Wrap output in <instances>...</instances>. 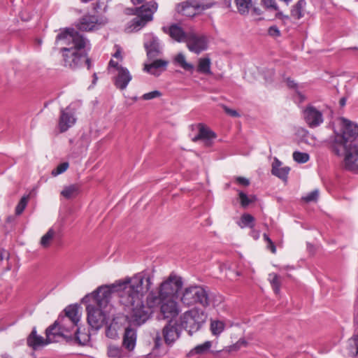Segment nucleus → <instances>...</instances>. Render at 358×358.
<instances>
[{"mask_svg": "<svg viewBox=\"0 0 358 358\" xmlns=\"http://www.w3.org/2000/svg\"><path fill=\"white\" fill-rule=\"evenodd\" d=\"M152 278L146 271L135 274L119 284L120 303L127 312L129 322L136 326L145 323L151 315L149 306L143 303V296L150 289Z\"/></svg>", "mask_w": 358, "mask_h": 358, "instance_id": "f257e3e1", "label": "nucleus"}, {"mask_svg": "<svg viewBox=\"0 0 358 358\" xmlns=\"http://www.w3.org/2000/svg\"><path fill=\"white\" fill-rule=\"evenodd\" d=\"M56 41L62 46L61 52L66 67L77 69L86 64L87 69H90L91 61L85 51L89 41L82 34L74 29L66 28L57 34Z\"/></svg>", "mask_w": 358, "mask_h": 358, "instance_id": "f03ea898", "label": "nucleus"}, {"mask_svg": "<svg viewBox=\"0 0 358 358\" xmlns=\"http://www.w3.org/2000/svg\"><path fill=\"white\" fill-rule=\"evenodd\" d=\"M111 291L107 286L98 287L90 297L92 303L87 305V322L95 330L99 329L113 315V308L110 304Z\"/></svg>", "mask_w": 358, "mask_h": 358, "instance_id": "7ed1b4c3", "label": "nucleus"}, {"mask_svg": "<svg viewBox=\"0 0 358 358\" xmlns=\"http://www.w3.org/2000/svg\"><path fill=\"white\" fill-rule=\"evenodd\" d=\"M343 130L341 135H336L332 145L336 155L340 156L345 153V158L348 155L350 150L358 143L354 138L358 135V127L350 121L342 118Z\"/></svg>", "mask_w": 358, "mask_h": 358, "instance_id": "20e7f679", "label": "nucleus"}, {"mask_svg": "<svg viewBox=\"0 0 358 358\" xmlns=\"http://www.w3.org/2000/svg\"><path fill=\"white\" fill-rule=\"evenodd\" d=\"M48 342L52 343L56 341L57 336H62L68 340H74L79 344H85L88 341V336L85 334L80 333V329H77L74 333L66 326L63 328L62 323H60V320L58 319L50 325L45 331Z\"/></svg>", "mask_w": 358, "mask_h": 358, "instance_id": "39448f33", "label": "nucleus"}, {"mask_svg": "<svg viewBox=\"0 0 358 358\" xmlns=\"http://www.w3.org/2000/svg\"><path fill=\"white\" fill-rule=\"evenodd\" d=\"M157 8L158 4L155 1H150L139 7L132 8V14L136 17L131 21L130 27L133 30H140L153 20V15Z\"/></svg>", "mask_w": 358, "mask_h": 358, "instance_id": "423d86ee", "label": "nucleus"}, {"mask_svg": "<svg viewBox=\"0 0 358 358\" xmlns=\"http://www.w3.org/2000/svg\"><path fill=\"white\" fill-rule=\"evenodd\" d=\"M180 301L188 306L199 303L203 307H208L210 303L208 291L199 285H192L185 288Z\"/></svg>", "mask_w": 358, "mask_h": 358, "instance_id": "0eeeda50", "label": "nucleus"}, {"mask_svg": "<svg viewBox=\"0 0 358 358\" xmlns=\"http://www.w3.org/2000/svg\"><path fill=\"white\" fill-rule=\"evenodd\" d=\"M206 315L199 308H192L180 316V326L188 331L189 335L197 331L206 322Z\"/></svg>", "mask_w": 358, "mask_h": 358, "instance_id": "6e6552de", "label": "nucleus"}, {"mask_svg": "<svg viewBox=\"0 0 358 358\" xmlns=\"http://www.w3.org/2000/svg\"><path fill=\"white\" fill-rule=\"evenodd\" d=\"M182 278L174 274H171L166 280L161 283L158 297L175 298L176 294L182 288Z\"/></svg>", "mask_w": 358, "mask_h": 358, "instance_id": "1a4fd4ad", "label": "nucleus"}, {"mask_svg": "<svg viewBox=\"0 0 358 358\" xmlns=\"http://www.w3.org/2000/svg\"><path fill=\"white\" fill-rule=\"evenodd\" d=\"M188 50L196 55L205 51L208 48V41L206 36L189 30L185 41Z\"/></svg>", "mask_w": 358, "mask_h": 358, "instance_id": "9d476101", "label": "nucleus"}, {"mask_svg": "<svg viewBox=\"0 0 358 358\" xmlns=\"http://www.w3.org/2000/svg\"><path fill=\"white\" fill-rule=\"evenodd\" d=\"M159 316L162 319H170L177 317L180 313L179 305L175 298L159 297Z\"/></svg>", "mask_w": 358, "mask_h": 358, "instance_id": "9b49d317", "label": "nucleus"}, {"mask_svg": "<svg viewBox=\"0 0 358 358\" xmlns=\"http://www.w3.org/2000/svg\"><path fill=\"white\" fill-rule=\"evenodd\" d=\"M65 315L59 317L60 323H62L63 328L69 327L73 333L77 329L78 323L80 321L79 306L70 305L64 309Z\"/></svg>", "mask_w": 358, "mask_h": 358, "instance_id": "f8f14e48", "label": "nucleus"}, {"mask_svg": "<svg viewBox=\"0 0 358 358\" xmlns=\"http://www.w3.org/2000/svg\"><path fill=\"white\" fill-rule=\"evenodd\" d=\"M144 48L149 60L155 59L162 53V46L159 39L152 33L145 34Z\"/></svg>", "mask_w": 358, "mask_h": 358, "instance_id": "ddd939ff", "label": "nucleus"}, {"mask_svg": "<svg viewBox=\"0 0 358 358\" xmlns=\"http://www.w3.org/2000/svg\"><path fill=\"white\" fill-rule=\"evenodd\" d=\"M303 117L310 128L319 127L324 121L323 114L313 106H308L303 110Z\"/></svg>", "mask_w": 358, "mask_h": 358, "instance_id": "4468645a", "label": "nucleus"}, {"mask_svg": "<svg viewBox=\"0 0 358 358\" xmlns=\"http://www.w3.org/2000/svg\"><path fill=\"white\" fill-rule=\"evenodd\" d=\"M106 22V18L99 20L96 15H85L79 20L76 27L80 31H89L96 29L98 24H104Z\"/></svg>", "mask_w": 358, "mask_h": 358, "instance_id": "2eb2a0df", "label": "nucleus"}, {"mask_svg": "<svg viewBox=\"0 0 358 358\" xmlns=\"http://www.w3.org/2000/svg\"><path fill=\"white\" fill-rule=\"evenodd\" d=\"M76 119L74 113L70 106L60 110V115L59 118L58 127L60 132L66 131L70 127L76 123Z\"/></svg>", "mask_w": 358, "mask_h": 358, "instance_id": "dca6fc26", "label": "nucleus"}, {"mask_svg": "<svg viewBox=\"0 0 358 358\" xmlns=\"http://www.w3.org/2000/svg\"><path fill=\"white\" fill-rule=\"evenodd\" d=\"M162 31L178 43L185 42L189 34V31H185L178 24H172L169 27H163Z\"/></svg>", "mask_w": 358, "mask_h": 358, "instance_id": "f3484780", "label": "nucleus"}, {"mask_svg": "<svg viewBox=\"0 0 358 358\" xmlns=\"http://www.w3.org/2000/svg\"><path fill=\"white\" fill-rule=\"evenodd\" d=\"M163 337L166 344L175 342L180 336V327L171 320L163 329Z\"/></svg>", "mask_w": 358, "mask_h": 358, "instance_id": "a211bd4d", "label": "nucleus"}, {"mask_svg": "<svg viewBox=\"0 0 358 358\" xmlns=\"http://www.w3.org/2000/svg\"><path fill=\"white\" fill-rule=\"evenodd\" d=\"M117 72L114 79V85L117 88L123 90L127 88L132 79V76L129 70L125 67H119Z\"/></svg>", "mask_w": 358, "mask_h": 358, "instance_id": "6ab92c4d", "label": "nucleus"}, {"mask_svg": "<svg viewBox=\"0 0 358 358\" xmlns=\"http://www.w3.org/2000/svg\"><path fill=\"white\" fill-rule=\"evenodd\" d=\"M136 329L131 326L125 328L122 338V346L128 351H132L136 343Z\"/></svg>", "mask_w": 358, "mask_h": 358, "instance_id": "aec40b11", "label": "nucleus"}, {"mask_svg": "<svg viewBox=\"0 0 358 358\" xmlns=\"http://www.w3.org/2000/svg\"><path fill=\"white\" fill-rule=\"evenodd\" d=\"M150 64H145L143 70L147 73L159 76L163 71L166 69L169 62L164 59H152Z\"/></svg>", "mask_w": 358, "mask_h": 358, "instance_id": "412c9836", "label": "nucleus"}, {"mask_svg": "<svg viewBox=\"0 0 358 358\" xmlns=\"http://www.w3.org/2000/svg\"><path fill=\"white\" fill-rule=\"evenodd\" d=\"M198 128L199 133L192 138V141L201 140L206 146H210L212 144V140L215 138V134L202 124H199Z\"/></svg>", "mask_w": 358, "mask_h": 358, "instance_id": "4be33fe9", "label": "nucleus"}, {"mask_svg": "<svg viewBox=\"0 0 358 358\" xmlns=\"http://www.w3.org/2000/svg\"><path fill=\"white\" fill-rule=\"evenodd\" d=\"M27 345L34 350L50 343V342H48L47 338L44 339L43 337L37 335L36 327L33 328L27 338Z\"/></svg>", "mask_w": 358, "mask_h": 358, "instance_id": "5701e85b", "label": "nucleus"}, {"mask_svg": "<svg viewBox=\"0 0 358 358\" xmlns=\"http://www.w3.org/2000/svg\"><path fill=\"white\" fill-rule=\"evenodd\" d=\"M344 166L347 170H358V146L352 148L348 155L344 158Z\"/></svg>", "mask_w": 358, "mask_h": 358, "instance_id": "b1692460", "label": "nucleus"}, {"mask_svg": "<svg viewBox=\"0 0 358 358\" xmlns=\"http://www.w3.org/2000/svg\"><path fill=\"white\" fill-rule=\"evenodd\" d=\"M199 10V6L192 4L189 1H185L177 5L176 10L181 15L192 17L195 16Z\"/></svg>", "mask_w": 358, "mask_h": 358, "instance_id": "393cba45", "label": "nucleus"}, {"mask_svg": "<svg viewBox=\"0 0 358 358\" xmlns=\"http://www.w3.org/2000/svg\"><path fill=\"white\" fill-rule=\"evenodd\" d=\"M280 166L281 162L279 161L277 158H275L272 164V174L283 180H286L290 169L288 166Z\"/></svg>", "mask_w": 358, "mask_h": 358, "instance_id": "a878e982", "label": "nucleus"}, {"mask_svg": "<svg viewBox=\"0 0 358 358\" xmlns=\"http://www.w3.org/2000/svg\"><path fill=\"white\" fill-rule=\"evenodd\" d=\"M238 12L242 15H246L252 8V0H234Z\"/></svg>", "mask_w": 358, "mask_h": 358, "instance_id": "bb28decb", "label": "nucleus"}, {"mask_svg": "<svg viewBox=\"0 0 358 358\" xmlns=\"http://www.w3.org/2000/svg\"><path fill=\"white\" fill-rule=\"evenodd\" d=\"M306 4V0H299L292 8L291 17L296 20H299L303 17V11Z\"/></svg>", "mask_w": 358, "mask_h": 358, "instance_id": "cd10ccee", "label": "nucleus"}, {"mask_svg": "<svg viewBox=\"0 0 358 358\" xmlns=\"http://www.w3.org/2000/svg\"><path fill=\"white\" fill-rule=\"evenodd\" d=\"M210 65L211 62L209 58H200L196 70L199 73L206 75H211L212 71L210 70Z\"/></svg>", "mask_w": 358, "mask_h": 358, "instance_id": "c85d7f7f", "label": "nucleus"}, {"mask_svg": "<svg viewBox=\"0 0 358 358\" xmlns=\"http://www.w3.org/2000/svg\"><path fill=\"white\" fill-rule=\"evenodd\" d=\"M211 342L206 341L203 344L196 345L194 349H192L188 354L187 356L189 357H192L194 355H203L206 353L210 348H211Z\"/></svg>", "mask_w": 358, "mask_h": 358, "instance_id": "c756f323", "label": "nucleus"}, {"mask_svg": "<svg viewBox=\"0 0 358 358\" xmlns=\"http://www.w3.org/2000/svg\"><path fill=\"white\" fill-rule=\"evenodd\" d=\"M79 193V187L77 185H71L65 187L61 194L66 199H70L76 197Z\"/></svg>", "mask_w": 358, "mask_h": 358, "instance_id": "7c9ffc66", "label": "nucleus"}, {"mask_svg": "<svg viewBox=\"0 0 358 358\" xmlns=\"http://www.w3.org/2000/svg\"><path fill=\"white\" fill-rule=\"evenodd\" d=\"M56 234L53 228H50L46 234L41 238L40 244L43 248H47L50 247L55 236Z\"/></svg>", "mask_w": 358, "mask_h": 358, "instance_id": "2f4dec72", "label": "nucleus"}, {"mask_svg": "<svg viewBox=\"0 0 358 358\" xmlns=\"http://www.w3.org/2000/svg\"><path fill=\"white\" fill-rule=\"evenodd\" d=\"M268 280L272 286L275 294H278L280 290L281 282L278 274L275 273L268 275Z\"/></svg>", "mask_w": 358, "mask_h": 358, "instance_id": "473e14b6", "label": "nucleus"}, {"mask_svg": "<svg viewBox=\"0 0 358 358\" xmlns=\"http://www.w3.org/2000/svg\"><path fill=\"white\" fill-rule=\"evenodd\" d=\"M175 61L185 71H192L194 70V66L186 62L185 57L182 53L177 55Z\"/></svg>", "mask_w": 358, "mask_h": 358, "instance_id": "72a5a7b5", "label": "nucleus"}, {"mask_svg": "<svg viewBox=\"0 0 358 358\" xmlns=\"http://www.w3.org/2000/svg\"><path fill=\"white\" fill-rule=\"evenodd\" d=\"M124 352L120 347L110 345L108 347V355L112 358L123 357Z\"/></svg>", "mask_w": 358, "mask_h": 358, "instance_id": "f704fd0d", "label": "nucleus"}, {"mask_svg": "<svg viewBox=\"0 0 358 358\" xmlns=\"http://www.w3.org/2000/svg\"><path fill=\"white\" fill-rule=\"evenodd\" d=\"M110 0H97L93 3V10L96 13H105L108 8V3Z\"/></svg>", "mask_w": 358, "mask_h": 358, "instance_id": "c9c22d12", "label": "nucleus"}, {"mask_svg": "<svg viewBox=\"0 0 358 358\" xmlns=\"http://www.w3.org/2000/svg\"><path fill=\"white\" fill-rule=\"evenodd\" d=\"M224 329V324L223 322L216 320L212 321L210 324V330L213 335L220 334Z\"/></svg>", "mask_w": 358, "mask_h": 358, "instance_id": "e433bc0d", "label": "nucleus"}, {"mask_svg": "<svg viewBox=\"0 0 358 358\" xmlns=\"http://www.w3.org/2000/svg\"><path fill=\"white\" fill-rule=\"evenodd\" d=\"M106 335L108 338L112 339L117 338L118 333L117 329V324L115 322V318L113 319L112 323L107 327L106 330Z\"/></svg>", "mask_w": 358, "mask_h": 358, "instance_id": "4c0bfd02", "label": "nucleus"}, {"mask_svg": "<svg viewBox=\"0 0 358 358\" xmlns=\"http://www.w3.org/2000/svg\"><path fill=\"white\" fill-rule=\"evenodd\" d=\"M293 159L299 164H303L309 160L310 156L306 152L296 151L293 153Z\"/></svg>", "mask_w": 358, "mask_h": 358, "instance_id": "58836bf2", "label": "nucleus"}, {"mask_svg": "<svg viewBox=\"0 0 358 358\" xmlns=\"http://www.w3.org/2000/svg\"><path fill=\"white\" fill-rule=\"evenodd\" d=\"M29 200V196H24L21 198L20 201L15 207V214L20 215L25 209Z\"/></svg>", "mask_w": 358, "mask_h": 358, "instance_id": "ea45409f", "label": "nucleus"}, {"mask_svg": "<svg viewBox=\"0 0 358 358\" xmlns=\"http://www.w3.org/2000/svg\"><path fill=\"white\" fill-rule=\"evenodd\" d=\"M241 220L243 224V226H241V227H249L250 228L254 227L255 218L252 215L248 214V213H245L241 216Z\"/></svg>", "mask_w": 358, "mask_h": 358, "instance_id": "a19ab883", "label": "nucleus"}, {"mask_svg": "<svg viewBox=\"0 0 358 358\" xmlns=\"http://www.w3.org/2000/svg\"><path fill=\"white\" fill-rule=\"evenodd\" d=\"M319 197V190L314 189L313 191L307 194L302 199L306 203L315 202L317 201Z\"/></svg>", "mask_w": 358, "mask_h": 358, "instance_id": "79ce46f5", "label": "nucleus"}, {"mask_svg": "<svg viewBox=\"0 0 358 358\" xmlns=\"http://www.w3.org/2000/svg\"><path fill=\"white\" fill-rule=\"evenodd\" d=\"M239 199L241 201V204L243 208L248 206L250 203H252L255 201V197L249 198L246 194L243 192H239Z\"/></svg>", "mask_w": 358, "mask_h": 358, "instance_id": "37998d69", "label": "nucleus"}, {"mask_svg": "<svg viewBox=\"0 0 358 358\" xmlns=\"http://www.w3.org/2000/svg\"><path fill=\"white\" fill-rule=\"evenodd\" d=\"M68 167L69 164L67 162L62 163L52 171V175L54 176H57L66 171Z\"/></svg>", "mask_w": 358, "mask_h": 358, "instance_id": "c03bdc74", "label": "nucleus"}, {"mask_svg": "<svg viewBox=\"0 0 358 358\" xmlns=\"http://www.w3.org/2000/svg\"><path fill=\"white\" fill-rule=\"evenodd\" d=\"M263 238L265 242L266 243V248L273 254H275L276 252V247L274 244V243L272 241V240L268 237V236L266 234H263Z\"/></svg>", "mask_w": 358, "mask_h": 358, "instance_id": "a18cd8bd", "label": "nucleus"}, {"mask_svg": "<svg viewBox=\"0 0 358 358\" xmlns=\"http://www.w3.org/2000/svg\"><path fill=\"white\" fill-rule=\"evenodd\" d=\"M162 93L158 90H155L148 93H145L143 95L142 99L144 100H150L157 97H159Z\"/></svg>", "mask_w": 358, "mask_h": 358, "instance_id": "49530a36", "label": "nucleus"}, {"mask_svg": "<svg viewBox=\"0 0 358 358\" xmlns=\"http://www.w3.org/2000/svg\"><path fill=\"white\" fill-rule=\"evenodd\" d=\"M263 4L267 8L273 10H278V7L275 0H262Z\"/></svg>", "mask_w": 358, "mask_h": 358, "instance_id": "de8ad7c7", "label": "nucleus"}, {"mask_svg": "<svg viewBox=\"0 0 358 358\" xmlns=\"http://www.w3.org/2000/svg\"><path fill=\"white\" fill-rule=\"evenodd\" d=\"M268 34L272 37H279L280 36V31L275 25L271 26L268 28Z\"/></svg>", "mask_w": 358, "mask_h": 358, "instance_id": "09e8293b", "label": "nucleus"}, {"mask_svg": "<svg viewBox=\"0 0 358 358\" xmlns=\"http://www.w3.org/2000/svg\"><path fill=\"white\" fill-rule=\"evenodd\" d=\"M236 181L238 184L244 187H247L250 185L249 180L244 177H237Z\"/></svg>", "mask_w": 358, "mask_h": 358, "instance_id": "8fccbe9b", "label": "nucleus"}, {"mask_svg": "<svg viewBox=\"0 0 358 358\" xmlns=\"http://www.w3.org/2000/svg\"><path fill=\"white\" fill-rule=\"evenodd\" d=\"M357 317H358V315H357V310H356V306H355V322L356 324L358 325V321H357ZM354 343H355V345H356V349H357V354H358V334L355 336H354Z\"/></svg>", "mask_w": 358, "mask_h": 358, "instance_id": "3c124183", "label": "nucleus"}, {"mask_svg": "<svg viewBox=\"0 0 358 358\" xmlns=\"http://www.w3.org/2000/svg\"><path fill=\"white\" fill-rule=\"evenodd\" d=\"M224 110L226 113H227L228 115H229L231 117H236L240 116L239 113L236 110L231 109L227 106H224Z\"/></svg>", "mask_w": 358, "mask_h": 358, "instance_id": "603ef678", "label": "nucleus"}, {"mask_svg": "<svg viewBox=\"0 0 358 358\" xmlns=\"http://www.w3.org/2000/svg\"><path fill=\"white\" fill-rule=\"evenodd\" d=\"M4 259H8V252L2 249V250H0V259L1 260H3Z\"/></svg>", "mask_w": 358, "mask_h": 358, "instance_id": "864d4df0", "label": "nucleus"}, {"mask_svg": "<svg viewBox=\"0 0 358 358\" xmlns=\"http://www.w3.org/2000/svg\"><path fill=\"white\" fill-rule=\"evenodd\" d=\"M250 235L255 240H257L259 238V231L252 229L250 232Z\"/></svg>", "mask_w": 358, "mask_h": 358, "instance_id": "5fc2aeb1", "label": "nucleus"}, {"mask_svg": "<svg viewBox=\"0 0 358 358\" xmlns=\"http://www.w3.org/2000/svg\"><path fill=\"white\" fill-rule=\"evenodd\" d=\"M109 66L115 68L117 71H118L119 67H122V66H120L117 62L112 59L109 62Z\"/></svg>", "mask_w": 358, "mask_h": 358, "instance_id": "6e6d98bb", "label": "nucleus"}, {"mask_svg": "<svg viewBox=\"0 0 358 358\" xmlns=\"http://www.w3.org/2000/svg\"><path fill=\"white\" fill-rule=\"evenodd\" d=\"M287 84L290 88H295L296 87V83H294V80H292L290 78L287 79Z\"/></svg>", "mask_w": 358, "mask_h": 358, "instance_id": "4d7b16f0", "label": "nucleus"}, {"mask_svg": "<svg viewBox=\"0 0 358 358\" xmlns=\"http://www.w3.org/2000/svg\"><path fill=\"white\" fill-rule=\"evenodd\" d=\"M161 341H162L161 337H160L159 334H157L155 338V346L159 347L160 345Z\"/></svg>", "mask_w": 358, "mask_h": 358, "instance_id": "13d9d810", "label": "nucleus"}, {"mask_svg": "<svg viewBox=\"0 0 358 358\" xmlns=\"http://www.w3.org/2000/svg\"><path fill=\"white\" fill-rule=\"evenodd\" d=\"M250 10H252L253 13L258 15L262 13L261 10L259 8L254 7L253 6Z\"/></svg>", "mask_w": 358, "mask_h": 358, "instance_id": "bf43d9fd", "label": "nucleus"}, {"mask_svg": "<svg viewBox=\"0 0 358 358\" xmlns=\"http://www.w3.org/2000/svg\"><path fill=\"white\" fill-rule=\"evenodd\" d=\"M346 103V99L345 97H343L339 101V104L341 107L344 106Z\"/></svg>", "mask_w": 358, "mask_h": 358, "instance_id": "052dcab7", "label": "nucleus"}, {"mask_svg": "<svg viewBox=\"0 0 358 358\" xmlns=\"http://www.w3.org/2000/svg\"><path fill=\"white\" fill-rule=\"evenodd\" d=\"M131 2L134 4V5H136V4H140V3H142L143 2L144 0H131Z\"/></svg>", "mask_w": 358, "mask_h": 358, "instance_id": "680f3d73", "label": "nucleus"}, {"mask_svg": "<svg viewBox=\"0 0 358 358\" xmlns=\"http://www.w3.org/2000/svg\"><path fill=\"white\" fill-rule=\"evenodd\" d=\"M1 358H12L10 355L7 354L2 355Z\"/></svg>", "mask_w": 358, "mask_h": 358, "instance_id": "e2e57ef3", "label": "nucleus"}, {"mask_svg": "<svg viewBox=\"0 0 358 358\" xmlns=\"http://www.w3.org/2000/svg\"><path fill=\"white\" fill-rule=\"evenodd\" d=\"M94 80H93V84H95L96 80H97V77H96V73H94Z\"/></svg>", "mask_w": 358, "mask_h": 358, "instance_id": "0e129e2a", "label": "nucleus"}, {"mask_svg": "<svg viewBox=\"0 0 358 358\" xmlns=\"http://www.w3.org/2000/svg\"><path fill=\"white\" fill-rule=\"evenodd\" d=\"M114 57H120V52H116L114 54Z\"/></svg>", "mask_w": 358, "mask_h": 358, "instance_id": "69168bd1", "label": "nucleus"}, {"mask_svg": "<svg viewBox=\"0 0 358 358\" xmlns=\"http://www.w3.org/2000/svg\"><path fill=\"white\" fill-rule=\"evenodd\" d=\"M281 14H282L281 13H278L277 14V15L278 16V15H280Z\"/></svg>", "mask_w": 358, "mask_h": 358, "instance_id": "338daca9", "label": "nucleus"}, {"mask_svg": "<svg viewBox=\"0 0 358 358\" xmlns=\"http://www.w3.org/2000/svg\"><path fill=\"white\" fill-rule=\"evenodd\" d=\"M357 80H358V78H357Z\"/></svg>", "mask_w": 358, "mask_h": 358, "instance_id": "774afa93", "label": "nucleus"}]
</instances>
